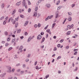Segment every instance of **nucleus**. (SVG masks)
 Listing matches in <instances>:
<instances>
[{"mask_svg": "<svg viewBox=\"0 0 79 79\" xmlns=\"http://www.w3.org/2000/svg\"><path fill=\"white\" fill-rule=\"evenodd\" d=\"M12 49H13V48H12V47H10V48H9L8 50L9 51H10V50H11Z\"/></svg>", "mask_w": 79, "mask_h": 79, "instance_id": "nucleus-31", "label": "nucleus"}, {"mask_svg": "<svg viewBox=\"0 0 79 79\" xmlns=\"http://www.w3.org/2000/svg\"><path fill=\"white\" fill-rule=\"evenodd\" d=\"M6 22H7L6 20H5V21H4L3 23V25H5L6 24Z\"/></svg>", "mask_w": 79, "mask_h": 79, "instance_id": "nucleus-14", "label": "nucleus"}, {"mask_svg": "<svg viewBox=\"0 0 79 79\" xmlns=\"http://www.w3.org/2000/svg\"><path fill=\"white\" fill-rule=\"evenodd\" d=\"M70 27V25H68V26H67V28H69V27Z\"/></svg>", "mask_w": 79, "mask_h": 79, "instance_id": "nucleus-64", "label": "nucleus"}, {"mask_svg": "<svg viewBox=\"0 0 79 79\" xmlns=\"http://www.w3.org/2000/svg\"><path fill=\"white\" fill-rule=\"evenodd\" d=\"M37 13H36V12H35L34 16L35 17H36L37 16Z\"/></svg>", "mask_w": 79, "mask_h": 79, "instance_id": "nucleus-18", "label": "nucleus"}, {"mask_svg": "<svg viewBox=\"0 0 79 79\" xmlns=\"http://www.w3.org/2000/svg\"><path fill=\"white\" fill-rule=\"evenodd\" d=\"M41 2V0H39L38 1V3H40Z\"/></svg>", "mask_w": 79, "mask_h": 79, "instance_id": "nucleus-63", "label": "nucleus"}, {"mask_svg": "<svg viewBox=\"0 0 79 79\" xmlns=\"http://www.w3.org/2000/svg\"><path fill=\"white\" fill-rule=\"evenodd\" d=\"M9 45V43H6V44L5 46H6V47H7Z\"/></svg>", "mask_w": 79, "mask_h": 79, "instance_id": "nucleus-27", "label": "nucleus"}, {"mask_svg": "<svg viewBox=\"0 0 79 79\" xmlns=\"http://www.w3.org/2000/svg\"><path fill=\"white\" fill-rule=\"evenodd\" d=\"M68 13L69 14V15L70 16L72 15V13H71V12H70V13L68 12Z\"/></svg>", "mask_w": 79, "mask_h": 79, "instance_id": "nucleus-36", "label": "nucleus"}, {"mask_svg": "<svg viewBox=\"0 0 79 79\" xmlns=\"http://www.w3.org/2000/svg\"><path fill=\"white\" fill-rule=\"evenodd\" d=\"M28 3L29 5H31V2L30 1L28 2Z\"/></svg>", "mask_w": 79, "mask_h": 79, "instance_id": "nucleus-55", "label": "nucleus"}, {"mask_svg": "<svg viewBox=\"0 0 79 79\" xmlns=\"http://www.w3.org/2000/svg\"><path fill=\"white\" fill-rule=\"evenodd\" d=\"M46 32H48V33H49V34H50V35L51 34V32H50V29H48V30H46Z\"/></svg>", "mask_w": 79, "mask_h": 79, "instance_id": "nucleus-5", "label": "nucleus"}, {"mask_svg": "<svg viewBox=\"0 0 79 79\" xmlns=\"http://www.w3.org/2000/svg\"><path fill=\"white\" fill-rule=\"evenodd\" d=\"M37 27V24H35V28H36V27Z\"/></svg>", "mask_w": 79, "mask_h": 79, "instance_id": "nucleus-58", "label": "nucleus"}, {"mask_svg": "<svg viewBox=\"0 0 79 79\" xmlns=\"http://www.w3.org/2000/svg\"><path fill=\"white\" fill-rule=\"evenodd\" d=\"M21 30L20 29H19V30H18L17 33H20V32H21Z\"/></svg>", "mask_w": 79, "mask_h": 79, "instance_id": "nucleus-29", "label": "nucleus"}, {"mask_svg": "<svg viewBox=\"0 0 79 79\" xmlns=\"http://www.w3.org/2000/svg\"><path fill=\"white\" fill-rule=\"evenodd\" d=\"M28 23V21H26V22H25V24H24V26H27V25Z\"/></svg>", "mask_w": 79, "mask_h": 79, "instance_id": "nucleus-8", "label": "nucleus"}, {"mask_svg": "<svg viewBox=\"0 0 79 79\" xmlns=\"http://www.w3.org/2000/svg\"><path fill=\"white\" fill-rule=\"evenodd\" d=\"M72 20V19L70 17H69V21H71Z\"/></svg>", "mask_w": 79, "mask_h": 79, "instance_id": "nucleus-20", "label": "nucleus"}, {"mask_svg": "<svg viewBox=\"0 0 79 79\" xmlns=\"http://www.w3.org/2000/svg\"><path fill=\"white\" fill-rule=\"evenodd\" d=\"M22 4L23 6L27 5V4L24 1H23Z\"/></svg>", "mask_w": 79, "mask_h": 79, "instance_id": "nucleus-6", "label": "nucleus"}, {"mask_svg": "<svg viewBox=\"0 0 79 79\" xmlns=\"http://www.w3.org/2000/svg\"><path fill=\"white\" fill-rule=\"evenodd\" d=\"M10 38L9 37L8 38L7 40V41L9 42L10 40Z\"/></svg>", "mask_w": 79, "mask_h": 79, "instance_id": "nucleus-23", "label": "nucleus"}, {"mask_svg": "<svg viewBox=\"0 0 79 79\" xmlns=\"http://www.w3.org/2000/svg\"><path fill=\"white\" fill-rule=\"evenodd\" d=\"M48 17H49L48 18H49V19H51L53 17V15H52L51 16H48Z\"/></svg>", "mask_w": 79, "mask_h": 79, "instance_id": "nucleus-21", "label": "nucleus"}, {"mask_svg": "<svg viewBox=\"0 0 79 79\" xmlns=\"http://www.w3.org/2000/svg\"><path fill=\"white\" fill-rule=\"evenodd\" d=\"M45 38L44 37H43V39H42V41L41 42V43H43L44 41V40H45Z\"/></svg>", "mask_w": 79, "mask_h": 79, "instance_id": "nucleus-10", "label": "nucleus"}, {"mask_svg": "<svg viewBox=\"0 0 79 79\" xmlns=\"http://www.w3.org/2000/svg\"><path fill=\"white\" fill-rule=\"evenodd\" d=\"M48 25H47L46 27H45V28H44V29H45V30H47V28H48Z\"/></svg>", "mask_w": 79, "mask_h": 79, "instance_id": "nucleus-28", "label": "nucleus"}, {"mask_svg": "<svg viewBox=\"0 0 79 79\" xmlns=\"http://www.w3.org/2000/svg\"><path fill=\"white\" fill-rule=\"evenodd\" d=\"M49 16H48L47 17V18H46V19H45V20L46 21H47L49 19H49Z\"/></svg>", "mask_w": 79, "mask_h": 79, "instance_id": "nucleus-19", "label": "nucleus"}, {"mask_svg": "<svg viewBox=\"0 0 79 79\" xmlns=\"http://www.w3.org/2000/svg\"><path fill=\"white\" fill-rule=\"evenodd\" d=\"M49 77V75H48L47 76H46V79H47V78H48V77Z\"/></svg>", "mask_w": 79, "mask_h": 79, "instance_id": "nucleus-46", "label": "nucleus"}, {"mask_svg": "<svg viewBox=\"0 0 79 79\" xmlns=\"http://www.w3.org/2000/svg\"><path fill=\"white\" fill-rule=\"evenodd\" d=\"M28 61H29V59H27L26 60V62H28Z\"/></svg>", "mask_w": 79, "mask_h": 79, "instance_id": "nucleus-62", "label": "nucleus"}, {"mask_svg": "<svg viewBox=\"0 0 79 79\" xmlns=\"http://www.w3.org/2000/svg\"><path fill=\"white\" fill-rule=\"evenodd\" d=\"M8 69L9 70L7 71L8 73H11V68L10 67V66H8L7 67Z\"/></svg>", "mask_w": 79, "mask_h": 79, "instance_id": "nucleus-1", "label": "nucleus"}, {"mask_svg": "<svg viewBox=\"0 0 79 79\" xmlns=\"http://www.w3.org/2000/svg\"><path fill=\"white\" fill-rule=\"evenodd\" d=\"M46 6L47 8H50V5L49 4H46Z\"/></svg>", "mask_w": 79, "mask_h": 79, "instance_id": "nucleus-11", "label": "nucleus"}, {"mask_svg": "<svg viewBox=\"0 0 79 79\" xmlns=\"http://www.w3.org/2000/svg\"><path fill=\"white\" fill-rule=\"evenodd\" d=\"M70 27H69V29H70L71 28H72V27H73V24H72L71 26H70Z\"/></svg>", "mask_w": 79, "mask_h": 79, "instance_id": "nucleus-16", "label": "nucleus"}, {"mask_svg": "<svg viewBox=\"0 0 79 79\" xmlns=\"http://www.w3.org/2000/svg\"><path fill=\"white\" fill-rule=\"evenodd\" d=\"M20 17L23 18H24V16L23 15H20Z\"/></svg>", "mask_w": 79, "mask_h": 79, "instance_id": "nucleus-34", "label": "nucleus"}, {"mask_svg": "<svg viewBox=\"0 0 79 79\" xmlns=\"http://www.w3.org/2000/svg\"><path fill=\"white\" fill-rule=\"evenodd\" d=\"M20 39L22 40V39H23V38H24V37L23 36H21V37H20Z\"/></svg>", "mask_w": 79, "mask_h": 79, "instance_id": "nucleus-49", "label": "nucleus"}, {"mask_svg": "<svg viewBox=\"0 0 79 79\" xmlns=\"http://www.w3.org/2000/svg\"><path fill=\"white\" fill-rule=\"evenodd\" d=\"M60 3V1L59 0V1H58V2H57V3H56V4L57 5H59Z\"/></svg>", "mask_w": 79, "mask_h": 79, "instance_id": "nucleus-41", "label": "nucleus"}, {"mask_svg": "<svg viewBox=\"0 0 79 79\" xmlns=\"http://www.w3.org/2000/svg\"><path fill=\"white\" fill-rule=\"evenodd\" d=\"M16 10H14L13 11V12H12V15H13L15 14V13H16Z\"/></svg>", "mask_w": 79, "mask_h": 79, "instance_id": "nucleus-9", "label": "nucleus"}, {"mask_svg": "<svg viewBox=\"0 0 79 79\" xmlns=\"http://www.w3.org/2000/svg\"><path fill=\"white\" fill-rule=\"evenodd\" d=\"M75 6V4H73L72 5V7H73L74 6Z\"/></svg>", "mask_w": 79, "mask_h": 79, "instance_id": "nucleus-60", "label": "nucleus"}, {"mask_svg": "<svg viewBox=\"0 0 79 79\" xmlns=\"http://www.w3.org/2000/svg\"><path fill=\"white\" fill-rule=\"evenodd\" d=\"M61 8V7L60 6H59V7H58L57 8V10H59Z\"/></svg>", "mask_w": 79, "mask_h": 79, "instance_id": "nucleus-39", "label": "nucleus"}, {"mask_svg": "<svg viewBox=\"0 0 79 79\" xmlns=\"http://www.w3.org/2000/svg\"><path fill=\"white\" fill-rule=\"evenodd\" d=\"M15 40V39H12V43H13Z\"/></svg>", "mask_w": 79, "mask_h": 79, "instance_id": "nucleus-26", "label": "nucleus"}, {"mask_svg": "<svg viewBox=\"0 0 79 79\" xmlns=\"http://www.w3.org/2000/svg\"><path fill=\"white\" fill-rule=\"evenodd\" d=\"M15 24H16L15 27H17L18 25V23H16V24L15 23Z\"/></svg>", "mask_w": 79, "mask_h": 79, "instance_id": "nucleus-44", "label": "nucleus"}, {"mask_svg": "<svg viewBox=\"0 0 79 79\" xmlns=\"http://www.w3.org/2000/svg\"><path fill=\"white\" fill-rule=\"evenodd\" d=\"M23 48V46H21L19 48V50H20Z\"/></svg>", "mask_w": 79, "mask_h": 79, "instance_id": "nucleus-22", "label": "nucleus"}, {"mask_svg": "<svg viewBox=\"0 0 79 79\" xmlns=\"http://www.w3.org/2000/svg\"><path fill=\"white\" fill-rule=\"evenodd\" d=\"M19 12L20 13H21L22 12L21 9H19Z\"/></svg>", "mask_w": 79, "mask_h": 79, "instance_id": "nucleus-50", "label": "nucleus"}, {"mask_svg": "<svg viewBox=\"0 0 79 79\" xmlns=\"http://www.w3.org/2000/svg\"><path fill=\"white\" fill-rule=\"evenodd\" d=\"M77 54V52H76L74 53V55H76Z\"/></svg>", "mask_w": 79, "mask_h": 79, "instance_id": "nucleus-32", "label": "nucleus"}, {"mask_svg": "<svg viewBox=\"0 0 79 79\" xmlns=\"http://www.w3.org/2000/svg\"><path fill=\"white\" fill-rule=\"evenodd\" d=\"M38 10V8L37 7H35V11H37Z\"/></svg>", "mask_w": 79, "mask_h": 79, "instance_id": "nucleus-48", "label": "nucleus"}, {"mask_svg": "<svg viewBox=\"0 0 79 79\" xmlns=\"http://www.w3.org/2000/svg\"><path fill=\"white\" fill-rule=\"evenodd\" d=\"M21 3V2L19 1V2H17V3H16V5L19 6L20 5Z\"/></svg>", "mask_w": 79, "mask_h": 79, "instance_id": "nucleus-4", "label": "nucleus"}, {"mask_svg": "<svg viewBox=\"0 0 79 79\" xmlns=\"http://www.w3.org/2000/svg\"><path fill=\"white\" fill-rule=\"evenodd\" d=\"M14 71H15V69H13L12 70V73H13Z\"/></svg>", "mask_w": 79, "mask_h": 79, "instance_id": "nucleus-45", "label": "nucleus"}, {"mask_svg": "<svg viewBox=\"0 0 79 79\" xmlns=\"http://www.w3.org/2000/svg\"><path fill=\"white\" fill-rule=\"evenodd\" d=\"M5 35L6 36H7L8 35V33L6 31H5Z\"/></svg>", "mask_w": 79, "mask_h": 79, "instance_id": "nucleus-25", "label": "nucleus"}, {"mask_svg": "<svg viewBox=\"0 0 79 79\" xmlns=\"http://www.w3.org/2000/svg\"><path fill=\"white\" fill-rule=\"evenodd\" d=\"M23 6H25V8H27V5H23Z\"/></svg>", "mask_w": 79, "mask_h": 79, "instance_id": "nucleus-56", "label": "nucleus"}, {"mask_svg": "<svg viewBox=\"0 0 79 79\" xmlns=\"http://www.w3.org/2000/svg\"><path fill=\"white\" fill-rule=\"evenodd\" d=\"M67 19H65V20L64 21V22H63V24H64L65 23V22H66V20Z\"/></svg>", "mask_w": 79, "mask_h": 79, "instance_id": "nucleus-42", "label": "nucleus"}, {"mask_svg": "<svg viewBox=\"0 0 79 79\" xmlns=\"http://www.w3.org/2000/svg\"><path fill=\"white\" fill-rule=\"evenodd\" d=\"M69 48V46H66V47H65V48H66V49H68Z\"/></svg>", "mask_w": 79, "mask_h": 79, "instance_id": "nucleus-51", "label": "nucleus"}, {"mask_svg": "<svg viewBox=\"0 0 79 79\" xmlns=\"http://www.w3.org/2000/svg\"><path fill=\"white\" fill-rule=\"evenodd\" d=\"M28 33L27 32H25V35H27Z\"/></svg>", "mask_w": 79, "mask_h": 79, "instance_id": "nucleus-53", "label": "nucleus"}, {"mask_svg": "<svg viewBox=\"0 0 79 79\" xmlns=\"http://www.w3.org/2000/svg\"><path fill=\"white\" fill-rule=\"evenodd\" d=\"M41 26V24L40 23H38V27H40Z\"/></svg>", "mask_w": 79, "mask_h": 79, "instance_id": "nucleus-33", "label": "nucleus"}, {"mask_svg": "<svg viewBox=\"0 0 79 79\" xmlns=\"http://www.w3.org/2000/svg\"><path fill=\"white\" fill-rule=\"evenodd\" d=\"M19 65H20V63H19V64H16L17 66H19Z\"/></svg>", "mask_w": 79, "mask_h": 79, "instance_id": "nucleus-59", "label": "nucleus"}, {"mask_svg": "<svg viewBox=\"0 0 79 79\" xmlns=\"http://www.w3.org/2000/svg\"><path fill=\"white\" fill-rule=\"evenodd\" d=\"M20 69L17 70V72H20Z\"/></svg>", "mask_w": 79, "mask_h": 79, "instance_id": "nucleus-61", "label": "nucleus"}, {"mask_svg": "<svg viewBox=\"0 0 79 79\" xmlns=\"http://www.w3.org/2000/svg\"><path fill=\"white\" fill-rule=\"evenodd\" d=\"M42 38V36H41L40 35H39L38 36H37V39L38 40H40Z\"/></svg>", "mask_w": 79, "mask_h": 79, "instance_id": "nucleus-3", "label": "nucleus"}, {"mask_svg": "<svg viewBox=\"0 0 79 79\" xmlns=\"http://www.w3.org/2000/svg\"><path fill=\"white\" fill-rule=\"evenodd\" d=\"M8 19V16H7L6 17V18H5V19L6 20H7Z\"/></svg>", "mask_w": 79, "mask_h": 79, "instance_id": "nucleus-52", "label": "nucleus"}, {"mask_svg": "<svg viewBox=\"0 0 79 79\" xmlns=\"http://www.w3.org/2000/svg\"><path fill=\"white\" fill-rule=\"evenodd\" d=\"M4 19V16L2 17L1 18H0V20H2Z\"/></svg>", "mask_w": 79, "mask_h": 79, "instance_id": "nucleus-24", "label": "nucleus"}, {"mask_svg": "<svg viewBox=\"0 0 79 79\" xmlns=\"http://www.w3.org/2000/svg\"><path fill=\"white\" fill-rule=\"evenodd\" d=\"M11 20V22H13V18H10V19L8 20V21H7V23H9L10 22V21Z\"/></svg>", "mask_w": 79, "mask_h": 79, "instance_id": "nucleus-2", "label": "nucleus"}, {"mask_svg": "<svg viewBox=\"0 0 79 79\" xmlns=\"http://www.w3.org/2000/svg\"><path fill=\"white\" fill-rule=\"evenodd\" d=\"M57 14H56V19H57L58 17V16H59V15H58V13H59V12L58 11H57Z\"/></svg>", "mask_w": 79, "mask_h": 79, "instance_id": "nucleus-7", "label": "nucleus"}, {"mask_svg": "<svg viewBox=\"0 0 79 79\" xmlns=\"http://www.w3.org/2000/svg\"><path fill=\"white\" fill-rule=\"evenodd\" d=\"M48 34H46V37H45V38H48Z\"/></svg>", "mask_w": 79, "mask_h": 79, "instance_id": "nucleus-35", "label": "nucleus"}, {"mask_svg": "<svg viewBox=\"0 0 79 79\" xmlns=\"http://www.w3.org/2000/svg\"><path fill=\"white\" fill-rule=\"evenodd\" d=\"M71 33V31H68V32H67V35H69Z\"/></svg>", "mask_w": 79, "mask_h": 79, "instance_id": "nucleus-15", "label": "nucleus"}, {"mask_svg": "<svg viewBox=\"0 0 79 79\" xmlns=\"http://www.w3.org/2000/svg\"><path fill=\"white\" fill-rule=\"evenodd\" d=\"M31 9H29L28 11V12L30 13V12H31Z\"/></svg>", "mask_w": 79, "mask_h": 79, "instance_id": "nucleus-38", "label": "nucleus"}, {"mask_svg": "<svg viewBox=\"0 0 79 79\" xmlns=\"http://www.w3.org/2000/svg\"><path fill=\"white\" fill-rule=\"evenodd\" d=\"M31 36L29 37L28 40V42H30V41H31Z\"/></svg>", "mask_w": 79, "mask_h": 79, "instance_id": "nucleus-13", "label": "nucleus"}, {"mask_svg": "<svg viewBox=\"0 0 79 79\" xmlns=\"http://www.w3.org/2000/svg\"><path fill=\"white\" fill-rule=\"evenodd\" d=\"M44 33L43 32H41V35H44Z\"/></svg>", "mask_w": 79, "mask_h": 79, "instance_id": "nucleus-54", "label": "nucleus"}, {"mask_svg": "<svg viewBox=\"0 0 79 79\" xmlns=\"http://www.w3.org/2000/svg\"><path fill=\"white\" fill-rule=\"evenodd\" d=\"M61 58V56H58L57 58V60H59Z\"/></svg>", "mask_w": 79, "mask_h": 79, "instance_id": "nucleus-30", "label": "nucleus"}, {"mask_svg": "<svg viewBox=\"0 0 79 79\" xmlns=\"http://www.w3.org/2000/svg\"><path fill=\"white\" fill-rule=\"evenodd\" d=\"M60 47V44H58V45H57L58 48H59Z\"/></svg>", "mask_w": 79, "mask_h": 79, "instance_id": "nucleus-43", "label": "nucleus"}, {"mask_svg": "<svg viewBox=\"0 0 79 79\" xmlns=\"http://www.w3.org/2000/svg\"><path fill=\"white\" fill-rule=\"evenodd\" d=\"M56 23H54L52 24V28H53L56 25Z\"/></svg>", "mask_w": 79, "mask_h": 79, "instance_id": "nucleus-17", "label": "nucleus"}, {"mask_svg": "<svg viewBox=\"0 0 79 79\" xmlns=\"http://www.w3.org/2000/svg\"><path fill=\"white\" fill-rule=\"evenodd\" d=\"M78 49H74L73 50V51L76 52V51H78Z\"/></svg>", "mask_w": 79, "mask_h": 79, "instance_id": "nucleus-37", "label": "nucleus"}, {"mask_svg": "<svg viewBox=\"0 0 79 79\" xmlns=\"http://www.w3.org/2000/svg\"><path fill=\"white\" fill-rule=\"evenodd\" d=\"M57 50V48L56 47H55L54 48L53 51H56Z\"/></svg>", "mask_w": 79, "mask_h": 79, "instance_id": "nucleus-40", "label": "nucleus"}, {"mask_svg": "<svg viewBox=\"0 0 79 79\" xmlns=\"http://www.w3.org/2000/svg\"><path fill=\"white\" fill-rule=\"evenodd\" d=\"M5 42L4 41H2V44H4L5 43Z\"/></svg>", "mask_w": 79, "mask_h": 79, "instance_id": "nucleus-57", "label": "nucleus"}, {"mask_svg": "<svg viewBox=\"0 0 79 79\" xmlns=\"http://www.w3.org/2000/svg\"><path fill=\"white\" fill-rule=\"evenodd\" d=\"M64 41V40H61L60 41V42L62 43Z\"/></svg>", "mask_w": 79, "mask_h": 79, "instance_id": "nucleus-47", "label": "nucleus"}, {"mask_svg": "<svg viewBox=\"0 0 79 79\" xmlns=\"http://www.w3.org/2000/svg\"><path fill=\"white\" fill-rule=\"evenodd\" d=\"M5 4L4 3H3L2 4V5L1 8H3L4 7Z\"/></svg>", "mask_w": 79, "mask_h": 79, "instance_id": "nucleus-12", "label": "nucleus"}]
</instances>
